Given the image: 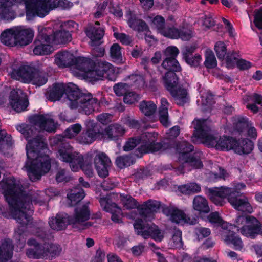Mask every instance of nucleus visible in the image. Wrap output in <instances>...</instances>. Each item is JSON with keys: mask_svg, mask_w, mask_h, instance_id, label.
<instances>
[{"mask_svg": "<svg viewBox=\"0 0 262 262\" xmlns=\"http://www.w3.org/2000/svg\"><path fill=\"white\" fill-rule=\"evenodd\" d=\"M69 100V107L71 109H76L82 100H86L83 98L86 94L81 92L77 86L73 83L66 85V94Z\"/></svg>", "mask_w": 262, "mask_h": 262, "instance_id": "16", "label": "nucleus"}, {"mask_svg": "<svg viewBox=\"0 0 262 262\" xmlns=\"http://www.w3.org/2000/svg\"><path fill=\"white\" fill-rule=\"evenodd\" d=\"M204 65L207 68L209 69L213 68L216 66V60L212 51H207L206 52Z\"/></svg>", "mask_w": 262, "mask_h": 262, "instance_id": "56", "label": "nucleus"}, {"mask_svg": "<svg viewBox=\"0 0 262 262\" xmlns=\"http://www.w3.org/2000/svg\"><path fill=\"white\" fill-rule=\"evenodd\" d=\"M112 64L106 62H100L99 63L97 68L99 71L100 75H101L102 78L107 77L109 76V73L111 72L112 70ZM108 78L111 80H115L114 79Z\"/></svg>", "mask_w": 262, "mask_h": 262, "instance_id": "53", "label": "nucleus"}, {"mask_svg": "<svg viewBox=\"0 0 262 262\" xmlns=\"http://www.w3.org/2000/svg\"><path fill=\"white\" fill-rule=\"evenodd\" d=\"M75 56L67 51H60L55 55V63L60 68L72 66Z\"/></svg>", "mask_w": 262, "mask_h": 262, "instance_id": "27", "label": "nucleus"}, {"mask_svg": "<svg viewBox=\"0 0 262 262\" xmlns=\"http://www.w3.org/2000/svg\"><path fill=\"white\" fill-rule=\"evenodd\" d=\"M1 42L8 46H18L16 41L14 28L7 30L4 31L1 36Z\"/></svg>", "mask_w": 262, "mask_h": 262, "instance_id": "41", "label": "nucleus"}, {"mask_svg": "<svg viewBox=\"0 0 262 262\" xmlns=\"http://www.w3.org/2000/svg\"><path fill=\"white\" fill-rule=\"evenodd\" d=\"M134 227L138 235H141L145 239L151 237L156 242H160L163 238L160 230L154 224L146 223L142 219H137Z\"/></svg>", "mask_w": 262, "mask_h": 262, "instance_id": "7", "label": "nucleus"}, {"mask_svg": "<svg viewBox=\"0 0 262 262\" xmlns=\"http://www.w3.org/2000/svg\"><path fill=\"white\" fill-rule=\"evenodd\" d=\"M225 241L227 245H232L235 250H241L243 243L241 237L233 231L226 230Z\"/></svg>", "mask_w": 262, "mask_h": 262, "instance_id": "35", "label": "nucleus"}, {"mask_svg": "<svg viewBox=\"0 0 262 262\" xmlns=\"http://www.w3.org/2000/svg\"><path fill=\"white\" fill-rule=\"evenodd\" d=\"M176 73L167 72L163 77L165 86L169 92L178 86L179 78Z\"/></svg>", "mask_w": 262, "mask_h": 262, "instance_id": "40", "label": "nucleus"}, {"mask_svg": "<svg viewBox=\"0 0 262 262\" xmlns=\"http://www.w3.org/2000/svg\"><path fill=\"white\" fill-rule=\"evenodd\" d=\"M129 84L120 82L115 84L113 86V90L117 96H124L129 91Z\"/></svg>", "mask_w": 262, "mask_h": 262, "instance_id": "55", "label": "nucleus"}, {"mask_svg": "<svg viewBox=\"0 0 262 262\" xmlns=\"http://www.w3.org/2000/svg\"><path fill=\"white\" fill-rule=\"evenodd\" d=\"M194 232L197 238L202 240L210 235L211 230L209 228L199 226L195 228Z\"/></svg>", "mask_w": 262, "mask_h": 262, "instance_id": "61", "label": "nucleus"}, {"mask_svg": "<svg viewBox=\"0 0 262 262\" xmlns=\"http://www.w3.org/2000/svg\"><path fill=\"white\" fill-rule=\"evenodd\" d=\"M227 200L237 210L248 213H251L253 211V208L248 202V198L243 193L235 188H231Z\"/></svg>", "mask_w": 262, "mask_h": 262, "instance_id": "9", "label": "nucleus"}, {"mask_svg": "<svg viewBox=\"0 0 262 262\" xmlns=\"http://www.w3.org/2000/svg\"><path fill=\"white\" fill-rule=\"evenodd\" d=\"M66 84L63 83L54 84L52 88L48 92L47 98L51 101L59 100L66 94Z\"/></svg>", "mask_w": 262, "mask_h": 262, "instance_id": "34", "label": "nucleus"}, {"mask_svg": "<svg viewBox=\"0 0 262 262\" xmlns=\"http://www.w3.org/2000/svg\"><path fill=\"white\" fill-rule=\"evenodd\" d=\"M128 24L133 30L138 32H143L148 29V26L144 21L135 17H130L128 20Z\"/></svg>", "mask_w": 262, "mask_h": 262, "instance_id": "47", "label": "nucleus"}, {"mask_svg": "<svg viewBox=\"0 0 262 262\" xmlns=\"http://www.w3.org/2000/svg\"><path fill=\"white\" fill-rule=\"evenodd\" d=\"M45 116H30L28 121L31 125L22 123L16 126V129L28 141L26 146L27 160L24 167L32 182L40 180L51 167V160L47 154L49 149L45 138L41 135L35 136L36 127L49 133L56 131L58 123Z\"/></svg>", "mask_w": 262, "mask_h": 262, "instance_id": "1", "label": "nucleus"}, {"mask_svg": "<svg viewBox=\"0 0 262 262\" xmlns=\"http://www.w3.org/2000/svg\"><path fill=\"white\" fill-rule=\"evenodd\" d=\"M25 5L26 17L28 19H32L38 16L44 17L46 7L45 5L46 0H22Z\"/></svg>", "mask_w": 262, "mask_h": 262, "instance_id": "11", "label": "nucleus"}, {"mask_svg": "<svg viewBox=\"0 0 262 262\" xmlns=\"http://www.w3.org/2000/svg\"><path fill=\"white\" fill-rule=\"evenodd\" d=\"M218 137L214 135L209 134L207 130L198 138L202 142L209 147H214L216 149L217 144Z\"/></svg>", "mask_w": 262, "mask_h": 262, "instance_id": "49", "label": "nucleus"}, {"mask_svg": "<svg viewBox=\"0 0 262 262\" xmlns=\"http://www.w3.org/2000/svg\"><path fill=\"white\" fill-rule=\"evenodd\" d=\"M193 207L200 215L208 213L210 211L208 201L205 198L201 195L194 197L193 201Z\"/></svg>", "mask_w": 262, "mask_h": 262, "instance_id": "36", "label": "nucleus"}, {"mask_svg": "<svg viewBox=\"0 0 262 262\" xmlns=\"http://www.w3.org/2000/svg\"><path fill=\"white\" fill-rule=\"evenodd\" d=\"M53 70L52 67L45 62L38 64L35 68V72L32 75L31 83L38 86L45 84L48 81L49 74Z\"/></svg>", "mask_w": 262, "mask_h": 262, "instance_id": "13", "label": "nucleus"}, {"mask_svg": "<svg viewBox=\"0 0 262 262\" xmlns=\"http://www.w3.org/2000/svg\"><path fill=\"white\" fill-rule=\"evenodd\" d=\"M94 164L98 175L100 178H105L108 176V169L111 165V161L106 154H97L94 158Z\"/></svg>", "mask_w": 262, "mask_h": 262, "instance_id": "15", "label": "nucleus"}, {"mask_svg": "<svg viewBox=\"0 0 262 262\" xmlns=\"http://www.w3.org/2000/svg\"><path fill=\"white\" fill-rule=\"evenodd\" d=\"M237 142L234 145V151L235 153L242 155L250 153L253 149L254 145L253 142L247 138L237 140Z\"/></svg>", "mask_w": 262, "mask_h": 262, "instance_id": "29", "label": "nucleus"}, {"mask_svg": "<svg viewBox=\"0 0 262 262\" xmlns=\"http://www.w3.org/2000/svg\"><path fill=\"white\" fill-rule=\"evenodd\" d=\"M13 144L11 135L8 134L6 130H0V150H2L7 147H11Z\"/></svg>", "mask_w": 262, "mask_h": 262, "instance_id": "52", "label": "nucleus"}, {"mask_svg": "<svg viewBox=\"0 0 262 262\" xmlns=\"http://www.w3.org/2000/svg\"><path fill=\"white\" fill-rule=\"evenodd\" d=\"M39 38L47 43L54 42L56 44L66 43L71 40V35L69 31L65 30L57 31L54 34H41Z\"/></svg>", "mask_w": 262, "mask_h": 262, "instance_id": "17", "label": "nucleus"}, {"mask_svg": "<svg viewBox=\"0 0 262 262\" xmlns=\"http://www.w3.org/2000/svg\"><path fill=\"white\" fill-rule=\"evenodd\" d=\"M135 162V159L130 155H123L118 157L115 161L116 166L120 169L130 166Z\"/></svg>", "mask_w": 262, "mask_h": 262, "instance_id": "48", "label": "nucleus"}, {"mask_svg": "<svg viewBox=\"0 0 262 262\" xmlns=\"http://www.w3.org/2000/svg\"><path fill=\"white\" fill-rule=\"evenodd\" d=\"M113 31L114 32V37L117 40H119L120 42L123 45H128L131 43L132 40L130 36L125 33H119L116 32V28L112 27Z\"/></svg>", "mask_w": 262, "mask_h": 262, "instance_id": "63", "label": "nucleus"}, {"mask_svg": "<svg viewBox=\"0 0 262 262\" xmlns=\"http://www.w3.org/2000/svg\"><path fill=\"white\" fill-rule=\"evenodd\" d=\"M214 103L213 96L211 94H207L202 97L201 110L204 113H209Z\"/></svg>", "mask_w": 262, "mask_h": 262, "instance_id": "50", "label": "nucleus"}, {"mask_svg": "<svg viewBox=\"0 0 262 262\" xmlns=\"http://www.w3.org/2000/svg\"><path fill=\"white\" fill-rule=\"evenodd\" d=\"M180 127L176 125L171 128L169 129L168 132H167V137H166V140L165 141H162V142H171V143H175L176 142H173L172 140H174L177 138V137L180 135Z\"/></svg>", "mask_w": 262, "mask_h": 262, "instance_id": "59", "label": "nucleus"}, {"mask_svg": "<svg viewBox=\"0 0 262 262\" xmlns=\"http://www.w3.org/2000/svg\"><path fill=\"white\" fill-rule=\"evenodd\" d=\"M214 50L219 59H223L227 53L225 43L222 41L217 42L214 46Z\"/></svg>", "mask_w": 262, "mask_h": 262, "instance_id": "64", "label": "nucleus"}, {"mask_svg": "<svg viewBox=\"0 0 262 262\" xmlns=\"http://www.w3.org/2000/svg\"><path fill=\"white\" fill-rule=\"evenodd\" d=\"M90 211L89 207L85 205L74 208V214L70 215L71 224L73 225L88 221L90 219Z\"/></svg>", "mask_w": 262, "mask_h": 262, "instance_id": "24", "label": "nucleus"}, {"mask_svg": "<svg viewBox=\"0 0 262 262\" xmlns=\"http://www.w3.org/2000/svg\"><path fill=\"white\" fill-rule=\"evenodd\" d=\"M101 130L102 128L98 123L94 120H90L86 124V129L85 132L88 137L94 141L98 135L102 134Z\"/></svg>", "mask_w": 262, "mask_h": 262, "instance_id": "42", "label": "nucleus"}, {"mask_svg": "<svg viewBox=\"0 0 262 262\" xmlns=\"http://www.w3.org/2000/svg\"><path fill=\"white\" fill-rule=\"evenodd\" d=\"M44 5L46 7V11H47L45 16L49 14L51 10L55 8L61 7L63 9H68L73 5L72 3L67 0H46Z\"/></svg>", "mask_w": 262, "mask_h": 262, "instance_id": "39", "label": "nucleus"}, {"mask_svg": "<svg viewBox=\"0 0 262 262\" xmlns=\"http://www.w3.org/2000/svg\"><path fill=\"white\" fill-rule=\"evenodd\" d=\"M158 134L155 132H147L141 136L130 137L128 139L123 147V150L129 151L140 145L134 151V155L138 158H141L148 153H154L170 147L166 143L156 142Z\"/></svg>", "mask_w": 262, "mask_h": 262, "instance_id": "3", "label": "nucleus"}, {"mask_svg": "<svg viewBox=\"0 0 262 262\" xmlns=\"http://www.w3.org/2000/svg\"><path fill=\"white\" fill-rule=\"evenodd\" d=\"M35 235L43 241L50 240L53 237L50 230H47L42 227L36 228Z\"/></svg>", "mask_w": 262, "mask_h": 262, "instance_id": "57", "label": "nucleus"}, {"mask_svg": "<svg viewBox=\"0 0 262 262\" xmlns=\"http://www.w3.org/2000/svg\"><path fill=\"white\" fill-rule=\"evenodd\" d=\"M99 202L104 210L107 212L112 214L111 220L113 222L116 223H119L122 222L121 218L120 217V214L121 213V209L115 203H110L106 198H101Z\"/></svg>", "mask_w": 262, "mask_h": 262, "instance_id": "20", "label": "nucleus"}, {"mask_svg": "<svg viewBox=\"0 0 262 262\" xmlns=\"http://www.w3.org/2000/svg\"><path fill=\"white\" fill-rule=\"evenodd\" d=\"M125 129L121 125L115 123L109 125L104 130L103 134L111 140L117 141L125 133Z\"/></svg>", "mask_w": 262, "mask_h": 262, "instance_id": "31", "label": "nucleus"}, {"mask_svg": "<svg viewBox=\"0 0 262 262\" xmlns=\"http://www.w3.org/2000/svg\"><path fill=\"white\" fill-rule=\"evenodd\" d=\"M13 249L12 241L5 239L0 246V262H6L10 259L13 256Z\"/></svg>", "mask_w": 262, "mask_h": 262, "instance_id": "30", "label": "nucleus"}, {"mask_svg": "<svg viewBox=\"0 0 262 262\" xmlns=\"http://www.w3.org/2000/svg\"><path fill=\"white\" fill-rule=\"evenodd\" d=\"M169 93L178 105H184L189 101L188 89L183 85L177 86Z\"/></svg>", "mask_w": 262, "mask_h": 262, "instance_id": "25", "label": "nucleus"}, {"mask_svg": "<svg viewBox=\"0 0 262 262\" xmlns=\"http://www.w3.org/2000/svg\"><path fill=\"white\" fill-rule=\"evenodd\" d=\"M9 103L12 108L16 112L25 111L29 104L26 95L20 90H12L9 95Z\"/></svg>", "mask_w": 262, "mask_h": 262, "instance_id": "12", "label": "nucleus"}, {"mask_svg": "<svg viewBox=\"0 0 262 262\" xmlns=\"http://www.w3.org/2000/svg\"><path fill=\"white\" fill-rule=\"evenodd\" d=\"M248 126V120L247 118H242L237 122L233 123L234 129L239 134L243 132Z\"/></svg>", "mask_w": 262, "mask_h": 262, "instance_id": "62", "label": "nucleus"}, {"mask_svg": "<svg viewBox=\"0 0 262 262\" xmlns=\"http://www.w3.org/2000/svg\"><path fill=\"white\" fill-rule=\"evenodd\" d=\"M105 30L103 27H95L89 25L85 29L87 36L92 42L101 40L104 35Z\"/></svg>", "mask_w": 262, "mask_h": 262, "instance_id": "38", "label": "nucleus"}, {"mask_svg": "<svg viewBox=\"0 0 262 262\" xmlns=\"http://www.w3.org/2000/svg\"><path fill=\"white\" fill-rule=\"evenodd\" d=\"M152 23L154 27L157 30L158 32L162 35L166 28L165 26V19L164 17L161 16L157 15L154 17Z\"/></svg>", "mask_w": 262, "mask_h": 262, "instance_id": "58", "label": "nucleus"}, {"mask_svg": "<svg viewBox=\"0 0 262 262\" xmlns=\"http://www.w3.org/2000/svg\"><path fill=\"white\" fill-rule=\"evenodd\" d=\"M35 67L28 65H23L17 69L13 70L12 73L16 79L22 81L25 83H31L32 80V75L34 72Z\"/></svg>", "mask_w": 262, "mask_h": 262, "instance_id": "22", "label": "nucleus"}, {"mask_svg": "<svg viewBox=\"0 0 262 262\" xmlns=\"http://www.w3.org/2000/svg\"><path fill=\"white\" fill-rule=\"evenodd\" d=\"M13 13L11 11V2L6 0H0V19H12Z\"/></svg>", "mask_w": 262, "mask_h": 262, "instance_id": "43", "label": "nucleus"}, {"mask_svg": "<svg viewBox=\"0 0 262 262\" xmlns=\"http://www.w3.org/2000/svg\"><path fill=\"white\" fill-rule=\"evenodd\" d=\"M95 66V62L90 58L78 57H75L72 67L80 72L79 74L83 76L88 70L94 68Z\"/></svg>", "mask_w": 262, "mask_h": 262, "instance_id": "26", "label": "nucleus"}, {"mask_svg": "<svg viewBox=\"0 0 262 262\" xmlns=\"http://www.w3.org/2000/svg\"><path fill=\"white\" fill-rule=\"evenodd\" d=\"M130 80L129 85L135 86L138 88L142 87L144 85L145 80L143 77L139 74H132L127 77Z\"/></svg>", "mask_w": 262, "mask_h": 262, "instance_id": "54", "label": "nucleus"}, {"mask_svg": "<svg viewBox=\"0 0 262 262\" xmlns=\"http://www.w3.org/2000/svg\"><path fill=\"white\" fill-rule=\"evenodd\" d=\"M236 226L241 228V233L251 238L261 233L262 226L260 222L255 217L246 215L238 216L236 219Z\"/></svg>", "mask_w": 262, "mask_h": 262, "instance_id": "6", "label": "nucleus"}, {"mask_svg": "<svg viewBox=\"0 0 262 262\" xmlns=\"http://www.w3.org/2000/svg\"><path fill=\"white\" fill-rule=\"evenodd\" d=\"M85 196L84 190L80 186H77L71 190V193L68 195V199L76 204L82 200Z\"/></svg>", "mask_w": 262, "mask_h": 262, "instance_id": "46", "label": "nucleus"}, {"mask_svg": "<svg viewBox=\"0 0 262 262\" xmlns=\"http://www.w3.org/2000/svg\"><path fill=\"white\" fill-rule=\"evenodd\" d=\"M79 159H80V161H81L78 162V163H75L74 165H72V170L73 171H77L80 168L88 177H92L93 176V169L92 167V156L89 157V155H87L84 158L83 156L81 155Z\"/></svg>", "mask_w": 262, "mask_h": 262, "instance_id": "23", "label": "nucleus"}, {"mask_svg": "<svg viewBox=\"0 0 262 262\" xmlns=\"http://www.w3.org/2000/svg\"><path fill=\"white\" fill-rule=\"evenodd\" d=\"M27 243L28 245L33 246L26 250V255L30 258L52 259L59 255L61 252L60 246L57 244L51 243L45 247L32 238L28 239Z\"/></svg>", "mask_w": 262, "mask_h": 262, "instance_id": "5", "label": "nucleus"}, {"mask_svg": "<svg viewBox=\"0 0 262 262\" xmlns=\"http://www.w3.org/2000/svg\"><path fill=\"white\" fill-rule=\"evenodd\" d=\"M14 32L18 46H25L32 42L34 31L30 28L17 27L14 28Z\"/></svg>", "mask_w": 262, "mask_h": 262, "instance_id": "19", "label": "nucleus"}, {"mask_svg": "<svg viewBox=\"0 0 262 262\" xmlns=\"http://www.w3.org/2000/svg\"><path fill=\"white\" fill-rule=\"evenodd\" d=\"M192 124L195 130L191 136V141L194 143H196L198 140V138L208 130L207 129L206 120L204 119H195L192 122Z\"/></svg>", "mask_w": 262, "mask_h": 262, "instance_id": "37", "label": "nucleus"}, {"mask_svg": "<svg viewBox=\"0 0 262 262\" xmlns=\"http://www.w3.org/2000/svg\"><path fill=\"white\" fill-rule=\"evenodd\" d=\"M253 104H248L247 107L250 110L253 114L257 113L259 110L262 112V96L257 93H254L253 96Z\"/></svg>", "mask_w": 262, "mask_h": 262, "instance_id": "51", "label": "nucleus"}, {"mask_svg": "<svg viewBox=\"0 0 262 262\" xmlns=\"http://www.w3.org/2000/svg\"><path fill=\"white\" fill-rule=\"evenodd\" d=\"M2 189L6 202L8 203L13 219L20 225L17 233L21 237L28 225L31 224L33 204L39 201L36 196L28 194L16 183L13 178L3 182Z\"/></svg>", "mask_w": 262, "mask_h": 262, "instance_id": "2", "label": "nucleus"}, {"mask_svg": "<svg viewBox=\"0 0 262 262\" xmlns=\"http://www.w3.org/2000/svg\"><path fill=\"white\" fill-rule=\"evenodd\" d=\"M100 75L99 71L97 68L95 69L92 68L86 71V72L83 75V76L87 79H89L90 81H97L102 78L101 75Z\"/></svg>", "mask_w": 262, "mask_h": 262, "instance_id": "60", "label": "nucleus"}, {"mask_svg": "<svg viewBox=\"0 0 262 262\" xmlns=\"http://www.w3.org/2000/svg\"><path fill=\"white\" fill-rule=\"evenodd\" d=\"M49 224L50 228L57 231L64 230L71 224L70 215L66 213L60 212L50 219Z\"/></svg>", "mask_w": 262, "mask_h": 262, "instance_id": "18", "label": "nucleus"}, {"mask_svg": "<svg viewBox=\"0 0 262 262\" xmlns=\"http://www.w3.org/2000/svg\"><path fill=\"white\" fill-rule=\"evenodd\" d=\"M83 98L86 100H82L76 108L79 113L91 115L100 111V102L96 98H93L90 93L86 94Z\"/></svg>", "mask_w": 262, "mask_h": 262, "instance_id": "14", "label": "nucleus"}, {"mask_svg": "<svg viewBox=\"0 0 262 262\" xmlns=\"http://www.w3.org/2000/svg\"><path fill=\"white\" fill-rule=\"evenodd\" d=\"M180 161L188 164L190 167L194 169H201L203 167L200 152H192Z\"/></svg>", "mask_w": 262, "mask_h": 262, "instance_id": "33", "label": "nucleus"}, {"mask_svg": "<svg viewBox=\"0 0 262 262\" xmlns=\"http://www.w3.org/2000/svg\"><path fill=\"white\" fill-rule=\"evenodd\" d=\"M120 198L124 208L127 210L137 208L140 215L146 221H151L155 218L160 206V202L154 200H148L139 205L135 199L125 193H121Z\"/></svg>", "mask_w": 262, "mask_h": 262, "instance_id": "4", "label": "nucleus"}, {"mask_svg": "<svg viewBox=\"0 0 262 262\" xmlns=\"http://www.w3.org/2000/svg\"><path fill=\"white\" fill-rule=\"evenodd\" d=\"M179 53V49L174 46L168 47L164 51L165 58L161 66L164 69L167 70V72H181L182 68L176 59Z\"/></svg>", "mask_w": 262, "mask_h": 262, "instance_id": "10", "label": "nucleus"}, {"mask_svg": "<svg viewBox=\"0 0 262 262\" xmlns=\"http://www.w3.org/2000/svg\"><path fill=\"white\" fill-rule=\"evenodd\" d=\"M139 108L144 115H154L157 110V105L152 101L143 100L141 101L139 105Z\"/></svg>", "mask_w": 262, "mask_h": 262, "instance_id": "44", "label": "nucleus"}, {"mask_svg": "<svg viewBox=\"0 0 262 262\" xmlns=\"http://www.w3.org/2000/svg\"><path fill=\"white\" fill-rule=\"evenodd\" d=\"M81 154L74 150L69 142L61 141L58 146L57 158L62 162L68 163L72 168V165L80 162Z\"/></svg>", "mask_w": 262, "mask_h": 262, "instance_id": "8", "label": "nucleus"}, {"mask_svg": "<svg viewBox=\"0 0 262 262\" xmlns=\"http://www.w3.org/2000/svg\"><path fill=\"white\" fill-rule=\"evenodd\" d=\"M160 143H166L169 144L170 145V147L169 148L162 150H165L172 148H174L176 152L179 155V160L192 152L194 150V146L189 142L185 140L177 141L175 143H171L170 142H160Z\"/></svg>", "mask_w": 262, "mask_h": 262, "instance_id": "21", "label": "nucleus"}, {"mask_svg": "<svg viewBox=\"0 0 262 262\" xmlns=\"http://www.w3.org/2000/svg\"><path fill=\"white\" fill-rule=\"evenodd\" d=\"M230 187L222 186L214 189L210 188L208 190V196L209 198L228 197L229 194L231 191Z\"/></svg>", "mask_w": 262, "mask_h": 262, "instance_id": "45", "label": "nucleus"}, {"mask_svg": "<svg viewBox=\"0 0 262 262\" xmlns=\"http://www.w3.org/2000/svg\"><path fill=\"white\" fill-rule=\"evenodd\" d=\"M42 33H39L33 42V52L36 55H49L52 52V47L48 44L49 43L44 41L41 38L38 37Z\"/></svg>", "mask_w": 262, "mask_h": 262, "instance_id": "28", "label": "nucleus"}, {"mask_svg": "<svg viewBox=\"0 0 262 262\" xmlns=\"http://www.w3.org/2000/svg\"><path fill=\"white\" fill-rule=\"evenodd\" d=\"M235 143L237 144L235 138L226 135L220 136L217 140L216 149L221 151L234 150Z\"/></svg>", "mask_w": 262, "mask_h": 262, "instance_id": "32", "label": "nucleus"}]
</instances>
